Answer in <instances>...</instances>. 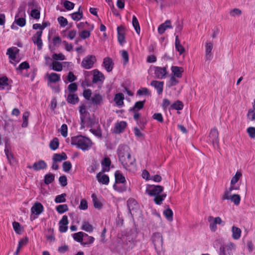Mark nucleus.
Instances as JSON below:
<instances>
[{
	"label": "nucleus",
	"mask_w": 255,
	"mask_h": 255,
	"mask_svg": "<svg viewBox=\"0 0 255 255\" xmlns=\"http://www.w3.org/2000/svg\"><path fill=\"white\" fill-rule=\"evenodd\" d=\"M117 151L119 160L125 168L135 166V160L131 157L128 146L126 145H120Z\"/></svg>",
	"instance_id": "1"
},
{
	"label": "nucleus",
	"mask_w": 255,
	"mask_h": 255,
	"mask_svg": "<svg viewBox=\"0 0 255 255\" xmlns=\"http://www.w3.org/2000/svg\"><path fill=\"white\" fill-rule=\"evenodd\" d=\"M230 200L234 202L236 205H238L241 201V198L238 194H234L230 197Z\"/></svg>",
	"instance_id": "51"
},
{
	"label": "nucleus",
	"mask_w": 255,
	"mask_h": 255,
	"mask_svg": "<svg viewBox=\"0 0 255 255\" xmlns=\"http://www.w3.org/2000/svg\"><path fill=\"white\" fill-rule=\"evenodd\" d=\"M52 69L55 71H61L63 69L61 63L58 61H53L52 63Z\"/></svg>",
	"instance_id": "38"
},
{
	"label": "nucleus",
	"mask_w": 255,
	"mask_h": 255,
	"mask_svg": "<svg viewBox=\"0 0 255 255\" xmlns=\"http://www.w3.org/2000/svg\"><path fill=\"white\" fill-rule=\"evenodd\" d=\"M111 164V161L109 157H105L102 162V165L103 167H106L105 170H109V167Z\"/></svg>",
	"instance_id": "50"
},
{
	"label": "nucleus",
	"mask_w": 255,
	"mask_h": 255,
	"mask_svg": "<svg viewBox=\"0 0 255 255\" xmlns=\"http://www.w3.org/2000/svg\"><path fill=\"white\" fill-rule=\"evenodd\" d=\"M59 230L60 232L64 233L67 231L68 229V220L67 216L64 215L62 217L61 220L59 221Z\"/></svg>",
	"instance_id": "12"
},
{
	"label": "nucleus",
	"mask_w": 255,
	"mask_h": 255,
	"mask_svg": "<svg viewBox=\"0 0 255 255\" xmlns=\"http://www.w3.org/2000/svg\"><path fill=\"white\" fill-rule=\"evenodd\" d=\"M7 81L8 79L6 77L0 78V90L4 89L8 85Z\"/></svg>",
	"instance_id": "49"
},
{
	"label": "nucleus",
	"mask_w": 255,
	"mask_h": 255,
	"mask_svg": "<svg viewBox=\"0 0 255 255\" xmlns=\"http://www.w3.org/2000/svg\"><path fill=\"white\" fill-rule=\"evenodd\" d=\"M241 176L242 173L240 172L237 171L235 176L232 178L231 184H235Z\"/></svg>",
	"instance_id": "54"
},
{
	"label": "nucleus",
	"mask_w": 255,
	"mask_h": 255,
	"mask_svg": "<svg viewBox=\"0 0 255 255\" xmlns=\"http://www.w3.org/2000/svg\"><path fill=\"white\" fill-rule=\"evenodd\" d=\"M118 40L119 43L123 45L125 43V28L121 25L117 28Z\"/></svg>",
	"instance_id": "9"
},
{
	"label": "nucleus",
	"mask_w": 255,
	"mask_h": 255,
	"mask_svg": "<svg viewBox=\"0 0 255 255\" xmlns=\"http://www.w3.org/2000/svg\"><path fill=\"white\" fill-rule=\"evenodd\" d=\"M68 89L71 93H74L77 90V85L76 83H72L68 86Z\"/></svg>",
	"instance_id": "64"
},
{
	"label": "nucleus",
	"mask_w": 255,
	"mask_h": 255,
	"mask_svg": "<svg viewBox=\"0 0 255 255\" xmlns=\"http://www.w3.org/2000/svg\"><path fill=\"white\" fill-rule=\"evenodd\" d=\"M183 103L179 100L177 101L176 102L171 105V109L176 110H181L183 109Z\"/></svg>",
	"instance_id": "45"
},
{
	"label": "nucleus",
	"mask_w": 255,
	"mask_h": 255,
	"mask_svg": "<svg viewBox=\"0 0 255 255\" xmlns=\"http://www.w3.org/2000/svg\"><path fill=\"white\" fill-rule=\"evenodd\" d=\"M210 140L213 144L218 143L219 142V133L216 128H212L209 134Z\"/></svg>",
	"instance_id": "18"
},
{
	"label": "nucleus",
	"mask_w": 255,
	"mask_h": 255,
	"mask_svg": "<svg viewBox=\"0 0 255 255\" xmlns=\"http://www.w3.org/2000/svg\"><path fill=\"white\" fill-rule=\"evenodd\" d=\"M40 11L38 9H34L31 11L30 15L35 19H39L40 18Z\"/></svg>",
	"instance_id": "62"
},
{
	"label": "nucleus",
	"mask_w": 255,
	"mask_h": 255,
	"mask_svg": "<svg viewBox=\"0 0 255 255\" xmlns=\"http://www.w3.org/2000/svg\"><path fill=\"white\" fill-rule=\"evenodd\" d=\"M128 210L130 213L131 214V210H133L134 208L132 207L133 206H135V208L138 207V204L137 202L133 199H129L128 201Z\"/></svg>",
	"instance_id": "44"
},
{
	"label": "nucleus",
	"mask_w": 255,
	"mask_h": 255,
	"mask_svg": "<svg viewBox=\"0 0 255 255\" xmlns=\"http://www.w3.org/2000/svg\"><path fill=\"white\" fill-rule=\"evenodd\" d=\"M90 100L92 104L97 107L103 104V99L100 94H96L91 97Z\"/></svg>",
	"instance_id": "13"
},
{
	"label": "nucleus",
	"mask_w": 255,
	"mask_h": 255,
	"mask_svg": "<svg viewBox=\"0 0 255 255\" xmlns=\"http://www.w3.org/2000/svg\"><path fill=\"white\" fill-rule=\"evenodd\" d=\"M66 194L65 193L58 195L55 198V202L56 203H64L66 201Z\"/></svg>",
	"instance_id": "48"
},
{
	"label": "nucleus",
	"mask_w": 255,
	"mask_h": 255,
	"mask_svg": "<svg viewBox=\"0 0 255 255\" xmlns=\"http://www.w3.org/2000/svg\"><path fill=\"white\" fill-rule=\"evenodd\" d=\"M43 205L39 202H36L31 208V212L36 215L40 214L43 211Z\"/></svg>",
	"instance_id": "14"
},
{
	"label": "nucleus",
	"mask_w": 255,
	"mask_h": 255,
	"mask_svg": "<svg viewBox=\"0 0 255 255\" xmlns=\"http://www.w3.org/2000/svg\"><path fill=\"white\" fill-rule=\"evenodd\" d=\"M171 21L169 20H166L164 23L161 24L158 27L159 34H162L167 28H172Z\"/></svg>",
	"instance_id": "20"
},
{
	"label": "nucleus",
	"mask_w": 255,
	"mask_h": 255,
	"mask_svg": "<svg viewBox=\"0 0 255 255\" xmlns=\"http://www.w3.org/2000/svg\"><path fill=\"white\" fill-rule=\"evenodd\" d=\"M145 101H138L136 102L134 106L130 109V111H137L142 109L143 108Z\"/></svg>",
	"instance_id": "33"
},
{
	"label": "nucleus",
	"mask_w": 255,
	"mask_h": 255,
	"mask_svg": "<svg viewBox=\"0 0 255 255\" xmlns=\"http://www.w3.org/2000/svg\"><path fill=\"white\" fill-rule=\"evenodd\" d=\"M55 179L54 175L52 173H48L44 176V183L48 185L52 183Z\"/></svg>",
	"instance_id": "40"
},
{
	"label": "nucleus",
	"mask_w": 255,
	"mask_h": 255,
	"mask_svg": "<svg viewBox=\"0 0 255 255\" xmlns=\"http://www.w3.org/2000/svg\"><path fill=\"white\" fill-rule=\"evenodd\" d=\"M91 197L92 198L94 207L99 210L101 209L102 208L103 204L100 200L97 198L96 195L93 194L91 196Z\"/></svg>",
	"instance_id": "30"
},
{
	"label": "nucleus",
	"mask_w": 255,
	"mask_h": 255,
	"mask_svg": "<svg viewBox=\"0 0 255 255\" xmlns=\"http://www.w3.org/2000/svg\"><path fill=\"white\" fill-rule=\"evenodd\" d=\"M235 248V245L232 243L221 246L220 248L219 255H233L232 251Z\"/></svg>",
	"instance_id": "7"
},
{
	"label": "nucleus",
	"mask_w": 255,
	"mask_h": 255,
	"mask_svg": "<svg viewBox=\"0 0 255 255\" xmlns=\"http://www.w3.org/2000/svg\"><path fill=\"white\" fill-rule=\"evenodd\" d=\"M132 23L136 33L139 35L140 31V26L138 21L135 15L132 16Z\"/></svg>",
	"instance_id": "36"
},
{
	"label": "nucleus",
	"mask_w": 255,
	"mask_h": 255,
	"mask_svg": "<svg viewBox=\"0 0 255 255\" xmlns=\"http://www.w3.org/2000/svg\"><path fill=\"white\" fill-rule=\"evenodd\" d=\"M97 123L95 119L91 118L87 116V117H82L81 121V128H84L86 127H90L94 125Z\"/></svg>",
	"instance_id": "8"
},
{
	"label": "nucleus",
	"mask_w": 255,
	"mask_h": 255,
	"mask_svg": "<svg viewBox=\"0 0 255 255\" xmlns=\"http://www.w3.org/2000/svg\"><path fill=\"white\" fill-rule=\"evenodd\" d=\"M67 126L66 124H63L60 128V132L63 136L65 137L67 136Z\"/></svg>",
	"instance_id": "63"
},
{
	"label": "nucleus",
	"mask_w": 255,
	"mask_h": 255,
	"mask_svg": "<svg viewBox=\"0 0 255 255\" xmlns=\"http://www.w3.org/2000/svg\"><path fill=\"white\" fill-rule=\"evenodd\" d=\"M208 221L210 223V230L213 232H215L217 229V224L224 225V222L219 217L214 218L212 216H209Z\"/></svg>",
	"instance_id": "6"
},
{
	"label": "nucleus",
	"mask_w": 255,
	"mask_h": 255,
	"mask_svg": "<svg viewBox=\"0 0 255 255\" xmlns=\"http://www.w3.org/2000/svg\"><path fill=\"white\" fill-rule=\"evenodd\" d=\"M84 237V233L82 232H79L77 233L73 234V238L75 241L79 242L82 244L83 241Z\"/></svg>",
	"instance_id": "37"
},
{
	"label": "nucleus",
	"mask_w": 255,
	"mask_h": 255,
	"mask_svg": "<svg viewBox=\"0 0 255 255\" xmlns=\"http://www.w3.org/2000/svg\"><path fill=\"white\" fill-rule=\"evenodd\" d=\"M255 110L249 109L247 114V118L248 119L251 121H255Z\"/></svg>",
	"instance_id": "55"
},
{
	"label": "nucleus",
	"mask_w": 255,
	"mask_h": 255,
	"mask_svg": "<svg viewBox=\"0 0 255 255\" xmlns=\"http://www.w3.org/2000/svg\"><path fill=\"white\" fill-rule=\"evenodd\" d=\"M96 61V58L95 56L88 55L83 59L81 65L84 68L89 69L93 67Z\"/></svg>",
	"instance_id": "5"
},
{
	"label": "nucleus",
	"mask_w": 255,
	"mask_h": 255,
	"mask_svg": "<svg viewBox=\"0 0 255 255\" xmlns=\"http://www.w3.org/2000/svg\"><path fill=\"white\" fill-rule=\"evenodd\" d=\"M29 68V63L26 61H24L19 64L18 67L17 68H16V70H22L23 69H28Z\"/></svg>",
	"instance_id": "60"
},
{
	"label": "nucleus",
	"mask_w": 255,
	"mask_h": 255,
	"mask_svg": "<svg viewBox=\"0 0 255 255\" xmlns=\"http://www.w3.org/2000/svg\"><path fill=\"white\" fill-rule=\"evenodd\" d=\"M164 83L162 81L156 80L152 81L150 85L156 89L158 94H161L163 92Z\"/></svg>",
	"instance_id": "21"
},
{
	"label": "nucleus",
	"mask_w": 255,
	"mask_h": 255,
	"mask_svg": "<svg viewBox=\"0 0 255 255\" xmlns=\"http://www.w3.org/2000/svg\"><path fill=\"white\" fill-rule=\"evenodd\" d=\"M93 227L89 223L87 222H83L82 227V229L87 232L91 233L93 230Z\"/></svg>",
	"instance_id": "41"
},
{
	"label": "nucleus",
	"mask_w": 255,
	"mask_h": 255,
	"mask_svg": "<svg viewBox=\"0 0 255 255\" xmlns=\"http://www.w3.org/2000/svg\"><path fill=\"white\" fill-rule=\"evenodd\" d=\"M247 131L251 138H255V128L251 127L247 128Z\"/></svg>",
	"instance_id": "58"
},
{
	"label": "nucleus",
	"mask_w": 255,
	"mask_h": 255,
	"mask_svg": "<svg viewBox=\"0 0 255 255\" xmlns=\"http://www.w3.org/2000/svg\"><path fill=\"white\" fill-rule=\"evenodd\" d=\"M103 65L107 72H111L113 68L114 62L110 57H106L104 59Z\"/></svg>",
	"instance_id": "17"
},
{
	"label": "nucleus",
	"mask_w": 255,
	"mask_h": 255,
	"mask_svg": "<svg viewBox=\"0 0 255 255\" xmlns=\"http://www.w3.org/2000/svg\"><path fill=\"white\" fill-rule=\"evenodd\" d=\"M57 20L61 27H65L68 24V20L63 16H59L57 18Z\"/></svg>",
	"instance_id": "52"
},
{
	"label": "nucleus",
	"mask_w": 255,
	"mask_h": 255,
	"mask_svg": "<svg viewBox=\"0 0 255 255\" xmlns=\"http://www.w3.org/2000/svg\"><path fill=\"white\" fill-rule=\"evenodd\" d=\"M67 158L66 154L65 152H62L61 154L58 153L54 154L52 160L53 161L61 162L62 160H66Z\"/></svg>",
	"instance_id": "29"
},
{
	"label": "nucleus",
	"mask_w": 255,
	"mask_h": 255,
	"mask_svg": "<svg viewBox=\"0 0 255 255\" xmlns=\"http://www.w3.org/2000/svg\"><path fill=\"white\" fill-rule=\"evenodd\" d=\"M167 73L166 68L165 67H155L154 74L158 79L163 78Z\"/></svg>",
	"instance_id": "16"
},
{
	"label": "nucleus",
	"mask_w": 255,
	"mask_h": 255,
	"mask_svg": "<svg viewBox=\"0 0 255 255\" xmlns=\"http://www.w3.org/2000/svg\"><path fill=\"white\" fill-rule=\"evenodd\" d=\"M59 144V143L58 138L55 137L50 141L49 147L52 150H55L58 148Z\"/></svg>",
	"instance_id": "43"
},
{
	"label": "nucleus",
	"mask_w": 255,
	"mask_h": 255,
	"mask_svg": "<svg viewBox=\"0 0 255 255\" xmlns=\"http://www.w3.org/2000/svg\"><path fill=\"white\" fill-rule=\"evenodd\" d=\"M137 94L139 95H149L150 92L146 88H142L137 91Z\"/></svg>",
	"instance_id": "56"
},
{
	"label": "nucleus",
	"mask_w": 255,
	"mask_h": 255,
	"mask_svg": "<svg viewBox=\"0 0 255 255\" xmlns=\"http://www.w3.org/2000/svg\"><path fill=\"white\" fill-rule=\"evenodd\" d=\"M67 101L69 103L75 104L78 102L79 98L75 94H69L67 98Z\"/></svg>",
	"instance_id": "34"
},
{
	"label": "nucleus",
	"mask_w": 255,
	"mask_h": 255,
	"mask_svg": "<svg viewBox=\"0 0 255 255\" xmlns=\"http://www.w3.org/2000/svg\"><path fill=\"white\" fill-rule=\"evenodd\" d=\"M124 95L123 93H118L115 95L114 101L116 105L119 106H122L124 105Z\"/></svg>",
	"instance_id": "25"
},
{
	"label": "nucleus",
	"mask_w": 255,
	"mask_h": 255,
	"mask_svg": "<svg viewBox=\"0 0 255 255\" xmlns=\"http://www.w3.org/2000/svg\"><path fill=\"white\" fill-rule=\"evenodd\" d=\"M48 81L49 83H56L60 80V76L56 73L47 74Z\"/></svg>",
	"instance_id": "24"
},
{
	"label": "nucleus",
	"mask_w": 255,
	"mask_h": 255,
	"mask_svg": "<svg viewBox=\"0 0 255 255\" xmlns=\"http://www.w3.org/2000/svg\"><path fill=\"white\" fill-rule=\"evenodd\" d=\"M42 31L39 30L36 32V34L32 37L33 42L37 45L38 49H41L42 46V41L41 36Z\"/></svg>",
	"instance_id": "10"
},
{
	"label": "nucleus",
	"mask_w": 255,
	"mask_h": 255,
	"mask_svg": "<svg viewBox=\"0 0 255 255\" xmlns=\"http://www.w3.org/2000/svg\"><path fill=\"white\" fill-rule=\"evenodd\" d=\"M113 188L116 191L119 192H123L127 189V187L125 184L119 185V184H115L114 185Z\"/></svg>",
	"instance_id": "42"
},
{
	"label": "nucleus",
	"mask_w": 255,
	"mask_h": 255,
	"mask_svg": "<svg viewBox=\"0 0 255 255\" xmlns=\"http://www.w3.org/2000/svg\"><path fill=\"white\" fill-rule=\"evenodd\" d=\"M72 167V164L69 161H65L63 163V169L65 172L69 171Z\"/></svg>",
	"instance_id": "61"
},
{
	"label": "nucleus",
	"mask_w": 255,
	"mask_h": 255,
	"mask_svg": "<svg viewBox=\"0 0 255 255\" xmlns=\"http://www.w3.org/2000/svg\"><path fill=\"white\" fill-rule=\"evenodd\" d=\"M229 13L231 16L233 17H235L236 16H239L241 15L242 10L239 8H235L230 10Z\"/></svg>",
	"instance_id": "53"
},
{
	"label": "nucleus",
	"mask_w": 255,
	"mask_h": 255,
	"mask_svg": "<svg viewBox=\"0 0 255 255\" xmlns=\"http://www.w3.org/2000/svg\"><path fill=\"white\" fill-rule=\"evenodd\" d=\"M74 3L68 0H66L64 2V6L66 9L69 10L73 9L74 7Z\"/></svg>",
	"instance_id": "59"
},
{
	"label": "nucleus",
	"mask_w": 255,
	"mask_h": 255,
	"mask_svg": "<svg viewBox=\"0 0 255 255\" xmlns=\"http://www.w3.org/2000/svg\"><path fill=\"white\" fill-rule=\"evenodd\" d=\"M93 78L92 82L93 83H97L98 82H103L105 79L104 75L97 69L93 71Z\"/></svg>",
	"instance_id": "11"
},
{
	"label": "nucleus",
	"mask_w": 255,
	"mask_h": 255,
	"mask_svg": "<svg viewBox=\"0 0 255 255\" xmlns=\"http://www.w3.org/2000/svg\"><path fill=\"white\" fill-rule=\"evenodd\" d=\"M6 54L8 55L9 58L13 60L16 58V53L14 52L12 48H9L7 49Z\"/></svg>",
	"instance_id": "57"
},
{
	"label": "nucleus",
	"mask_w": 255,
	"mask_h": 255,
	"mask_svg": "<svg viewBox=\"0 0 255 255\" xmlns=\"http://www.w3.org/2000/svg\"><path fill=\"white\" fill-rule=\"evenodd\" d=\"M81 6L79 7L78 11L71 14L72 18L75 21L80 20L83 17V11L80 10Z\"/></svg>",
	"instance_id": "32"
},
{
	"label": "nucleus",
	"mask_w": 255,
	"mask_h": 255,
	"mask_svg": "<svg viewBox=\"0 0 255 255\" xmlns=\"http://www.w3.org/2000/svg\"><path fill=\"white\" fill-rule=\"evenodd\" d=\"M127 126V123L124 121H121L120 122L116 123L114 127V132L116 134L122 132Z\"/></svg>",
	"instance_id": "15"
},
{
	"label": "nucleus",
	"mask_w": 255,
	"mask_h": 255,
	"mask_svg": "<svg viewBox=\"0 0 255 255\" xmlns=\"http://www.w3.org/2000/svg\"><path fill=\"white\" fill-rule=\"evenodd\" d=\"M71 144L83 151H87L92 146L93 142L89 138L80 135L71 137Z\"/></svg>",
	"instance_id": "2"
},
{
	"label": "nucleus",
	"mask_w": 255,
	"mask_h": 255,
	"mask_svg": "<svg viewBox=\"0 0 255 255\" xmlns=\"http://www.w3.org/2000/svg\"><path fill=\"white\" fill-rule=\"evenodd\" d=\"M171 70L174 76L177 78H181L182 77V73L183 72V69L182 67L174 66L171 67Z\"/></svg>",
	"instance_id": "27"
},
{
	"label": "nucleus",
	"mask_w": 255,
	"mask_h": 255,
	"mask_svg": "<svg viewBox=\"0 0 255 255\" xmlns=\"http://www.w3.org/2000/svg\"><path fill=\"white\" fill-rule=\"evenodd\" d=\"M151 241L157 252H160L162 248L163 237L161 233L156 232L152 234Z\"/></svg>",
	"instance_id": "4"
},
{
	"label": "nucleus",
	"mask_w": 255,
	"mask_h": 255,
	"mask_svg": "<svg viewBox=\"0 0 255 255\" xmlns=\"http://www.w3.org/2000/svg\"><path fill=\"white\" fill-rule=\"evenodd\" d=\"M175 49L178 51L180 55H181L185 52V48L180 44V41L178 38V36L176 35L175 41Z\"/></svg>",
	"instance_id": "28"
},
{
	"label": "nucleus",
	"mask_w": 255,
	"mask_h": 255,
	"mask_svg": "<svg viewBox=\"0 0 255 255\" xmlns=\"http://www.w3.org/2000/svg\"><path fill=\"white\" fill-rule=\"evenodd\" d=\"M163 214L168 221L173 220V212L170 209L168 208L164 211Z\"/></svg>",
	"instance_id": "46"
},
{
	"label": "nucleus",
	"mask_w": 255,
	"mask_h": 255,
	"mask_svg": "<svg viewBox=\"0 0 255 255\" xmlns=\"http://www.w3.org/2000/svg\"><path fill=\"white\" fill-rule=\"evenodd\" d=\"M232 238L234 240H238L241 236V230L236 226H233L232 228Z\"/></svg>",
	"instance_id": "26"
},
{
	"label": "nucleus",
	"mask_w": 255,
	"mask_h": 255,
	"mask_svg": "<svg viewBox=\"0 0 255 255\" xmlns=\"http://www.w3.org/2000/svg\"><path fill=\"white\" fill-rule=\"evenodd\" d=\"M47 167V164L43 160H39L37 162H35L32 166V168L35 170H39L41 169H43L46 168ZM28 168H31L32 167L30 166H28Z\"/></svg>",
	"instance_id": "23"
},
{
	"label": "nucleus",
	"mask_w": 255,
	"mask_h": 255,
	"mask_svg": "<svg viewBox=\"0 0 255 255\" xmlns=\"http://www.w3.org/2000/svg\"><path fill=\"white\" fill-rule=\"evenodd\" d=\"M97 179L101 183L107 185L109 182V178L108 175L103 174L102 172L98 173L96 175Z\"/></svg>",
	"instance_id": "22"
},
{
	"label": "nucleus",
	"mask_w": 255,
	"mask_h": 255,
	"mask_svg": "<svg viewBox=\"0 0 255 255\" xmlns=\"http://www.w3.org/2000/svg\"><path fill=\"white\" fill-rule=\"evenodd\" d=\"M19 14H16L15 17L14 22L15 23L20 27H23L26 24V20L25 18L19 17Z\"/></svg>",
	"instance_id": "35"
},
{
	"label": "nucleus",
	"mask_w": 255,
	"mask_h": 255,
	"mask_svg": "<svg viewBox=\"0 0 255 255\" xmlns=\"http://www.w3.org/2000/svg\"><path fill=\"white\" fill-rule=\"evenodd\" d=\"M163 187L160 185L153 186L150 189H147L146 193L149 196H154V202L157 205H161L166 197V194L162 193Z\"/></svg>",
	"instance_id": "3"
},
{
	"label": "nucleus",
	"mask_w": 255,
	"mask_h": 255,
	"mask_svg": "<svg viewBox=\"0 0 255 255\" xmlns=\"http://www.w3.org/2000/svg\"><path fill=\"white\" fill-rule=\"evenodd\" d=\"M213 46V43L211 42H207L205 45V58L206 60H210L212 57L211 51Z\"/></svg>",
	"instance_id": "19"
},
{
	"label": "nucleus",
	"mask_w": 255,
	"mask_h": 255,
	"mask_svg": "<svg viewBox=\"0 0 255 255\" xmlns=\"http://www.w3.org/2000/svg\"><path fill=\"white\" fill-rule=\"evenodd\" d=\"M83 240H84V242H83L82 244L86 245L92 244L94 242L95 239L94 237L89 236L87 234L84 233Z\"/></svg>",
	"instance_id": "39"
},
{
	"label": "nucleus",
	"mask_w": 255,
	"mask_h": 255,
	"mask_svg": "<svg viewBox=\"0 0 255 255\" xmlns=\"http://www.w3.org/2000/svg\"><path fill=\"white\" fill-rule=\"evenodd\" d=\"M56 209V211L60 214H62L68 210V207L66 204L58 205Z\"/></svg>",
	"instance_id": "47"
},
{
	"label": "nucleus",
	"mask_w": 255,
	"mask_h": 255,
	"mask_svg": "<svg viewBox=\"0 0 255 255\" xmlns=\"http://www.w3.org/2000/svg\"><path fill=\"white\" fill-rule=\"evenodd\" d=\"M115 176L116 184H124L125 183V177L119 171L115 172Z\"/></svg>",
	"instance_id": "31"
}]
</instances>
